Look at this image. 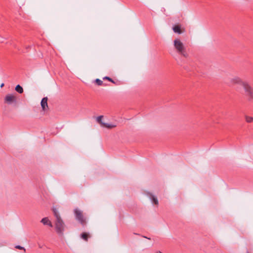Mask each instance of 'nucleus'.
Instances as JSON below:
<instances>
[{
    "mask_svg": "<svg viewBox=\"0 0 253 253\" xmlns=\"http://www.w3.org/2000/svg\"><path fill=\"white\" fill-rule=\"evenodd\" d=\"M173 46L174 49L179 55L185 58L188 57L186 47L179 39L177 38L173 41Z\"/></svg>",
    "mask_w": 253,
    "mask_h": 253,
    "instance_id": "1",
    "label": "nucleus"
},
{
    "mask_svg": "<svg viewBox=\"0 0 253 253\" xmlns=\"http://www.w3.org/2000/svg\"><path fill=\"white\" fill-rule=\"evenodd\" d=\"M54 215L56 217L55 220V228L56 232L60 234L63 233L64 229V224L61 219L60 214L56 208H53L52 209Z\"/></svg>",
    "mask_w": 253,
    "mask_h": 253,
    "instance_id": "2",
    "label": "nucleus"
},
{
    "mask_svg": "<svg viewBox=\"0 0 253 253\" xmlns=\"http://www.w3.org/2000/svg\"><path fill=\"white\" fill-rule=\"evenodd\" d=\"M244 94L247 99L250 102L253 101V87L247 82L243 87Z\"/></svg>",
    "mask_w": 253,
    "mask_h": 253,
    "instance_id": "3",
    "label": "nucleus"
},
{
    "mask_svg": "<svg viewBox=\"0 0 253 253\" xmlns=\"http://www.w3.org/2000/svg\"><path fill=\"white\" fill-rule=\"evenodd\" d=\"M74 213L76 219L83 226L86 224V218L84 216L83 212L76 209L74 210Z\"/></svg>",
    "mask_w": 253,
    "mask_h": 253,
    "instance_id": "4",
    "label": "nucleus"
},
{
    "mask_svg": "<svg viewBox=\"0 0 253 253\" xmlns=\"http://www.w3.org/2000/svg\"><path fill=\"white\" fill-rule=\"evenodd\" d=\"M247 81H244L239 77H234L231 78L230 80V84L231 85H234L236 84L241 85L242 87L247 83Z\"/></svg>",
    "mask_w": 253,
    "mask_h": 253,
    "instance_id": "5",
    "label": "nucleus"
},
{
    "mask_svg": "<svg viewBox=\"0 0 253 253\" xmlns=\"http://www.w3.org/2000/svg\"><path fill=\"white\" fill-rule=\"evenodd\" d=\"M103 117V116H100L96 118L97 122L101 125L102 127L107 128H112L116 127L115 125L103 123L102 121Z\"/></svg>",
    "mask_w": 253,
    "mask_h": 253,
    "instance_id": "6",
    "label": "nucleus"
},
{
    "mask_svg": "<svg viewBox=\"0 0 253 253\" xmlns=\"http://www.w3.org/2000/svg\"><path fill=\"white\" fill-rule=\"evenodd\" d=\"M5 102H6L7 104H11L12 103L16 102V98L15 95L13 94H9L6 95L5 99Z\"/></svg>",
    "mask_w": 253,
    "mask_h": 253,
    "instance_id": "7",
    "label": "nucleus"
},
{
    "mask_svg": "<svg viewBox=\"0 0 253 253\" xmlns=\"http://www.w3.org/2000/svg\"><path fill=\"white\" fill-rule=\"evenodd\" d=\"M47 97H45L43 98L41 101V106L43 111H45L48 108L47 105Z\"/></svg>",
    "mask_w": 253,
    "mask_h": 253,
    "instance_id": "8",
    "label": "nucleus"
},
{
    "mask_svg": "<svg viewBox=\"0 0 253 253\" xmlns=\"http://www.w3.org/2000/svg\"><path fill=\"white\" fill-rule=\"evenodd\" d=\"M41 222L44 225H48L50 227H52L53 226L51 221L49 220L47 217L43 218Z\"/></svg>",
    "mask_w": 253,
    "mask_h": 253,
    "instance_id": "9",
    "label": "nucleus"
},
{
    "mask_svg": "<svg viewBox=\"0 0 253 253\" xmlns=\"http://www.w3.org/2000/svg\"><path fill=\"white\" fill-rule=\"evenodd\" d=\"M173 30L174 32L177 33L178 34H181L182 33V32L180 30V27L178 25L174 26L173 27Z\"/></svg>",
    "mask_w": 253,
    "mask_h": 253,
    "instance_id": "10",
    "label": "nucleus"
},
{
    "mask_svg": "<svg viewBox=\"0 0 253 253\" xmlns=\"http://www.w3.org/2000/svg\"><path fill=\"white\" fill-rule=\"evenodd\" d=\"M15 90L19 93H22L23 92V88L20 85H17L16 86Z\"/></svg>",
    "mask_w": 253,
    "mask_h": 253,
    "instance_id": "11",
    "label": "nucleus"
},
{
    "mask_svg": "<svg viewBox=\"0 0 253 253\" xmlns=\"http://www.w3.org/2000/svg\"><path fill=\"white\" fill-rule=\"evenodd\" d=\"M88 237H89V235L85 232L83 233L81 235V237L85 241H87V239H88Z\"/></svg>",
    "mask_w": 253,
    "mask_h": 253,
    "instance_id": "12",
    "label": "nucleus"
},
{
    "mask_svg": "<svg viewBox=\"0 0 253 253\" xmlns=\"http://www.w3.org/2000/svg\"><path fill=\"white\" fill-rule=\"evenodd\" d=\"M151 199L155 204H158V201L156 197H155L153 195H151Z\"/></svg>",
    "mask_w": 253,
    "mask_h": 253,
    "instance_id": "13",
    "label": "nucleus"
},
{
    "mask_svg": "<svg viewBox=\"0 0 253 253\" xmlns=\"http://www.w3.org/2000/svg\"><path fill=\"white\" fill-rule=\"evenodd\" d=\"M246 121L248 123H252L253 122V118L250 116H246Z\"/></svg>",
    "mask_w": 253,
    "mask_h": 253,
    "instance_id": "14",
    "label": "nucleus"
},
{
    "mask_svg": "<svg viewBox=\"0 0 253 253\" xmlns=\"http://www.w3.org/2000/svg\"><path fill=\"white\" fill-rule=\"evenodd\" d=\"M95 82L98 85H101L103 84V82L100 80V79H97L95 80Z\"/></svg>",
    "mask_w": 253,
    "mask_h": 253,
    "instance_id": "15",
    "label": "nucleus"
},
{
    "mask_svg": "<svg viewBox=\"0 0 253 253\" xmlns=\"http://www.w3.org/2000/svg\"><path fill=\"white\" fill-rule=\"evenodd\" d=\"M103 80H108L109 81L115 84V82L111 79L110 78V77H105L103 78Z\"/></svg>",
    "mask_w": 253,
    "mask_h": 253,
    "instance_id": "16",
    "label": "nucleus"
},
{
    "mask_svg": "<svg viewBox=\"0 0 253 253\" xmlns=\"http://www.w3.org/2000/svg\"><path fill=\"white\" fill-rule=\"evenodd\" d=\"M15 248H16V249H19V250H23L24 251V252H25V251H26V250H25V249L24 247H21V246H19V245H17V246H16L15 247Z\"/></svg>",
    "mask_w": 253,
    "mask_h": 253,
    "instance_id": "17",
    "label": "nucleus"
},
{
    "mask_svg": "<svg viewBox=\"0 0 253 253\" xmlns=\"http://www.w3.org/2000/svg\"><path fill=\"white\" fill-rule=\"evenodd\" d=\"M3 85H4V84H1V85H0V87H2Z\"/></svg>",
    "mask_w": 253,
    "mask_h": 253,
    "instance_id": "18",
    "label": "nucleus"
},
{
    "mask_svg": "<svg viewBox=\"0 0 253 253\" xmlns=\"http://www.w3.org/2000/svg\"><path fill=\"white\" fill-rule=\"evenodd\" d=\"M158 253H162L161 252H160V251H159V252H158Z\"/></svg>",
    "mask_w": 253,
    "mask_h": 253,
    "instance_id": "19",
    "label": "nucleus"
}]
</instances>
